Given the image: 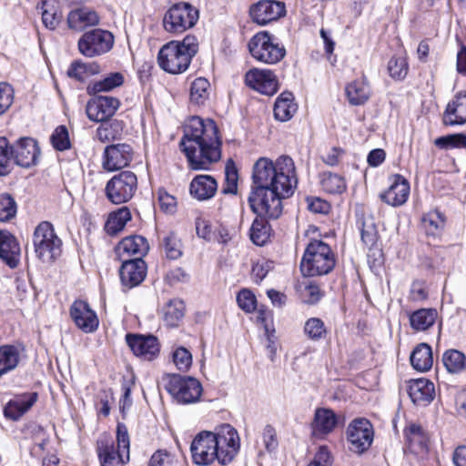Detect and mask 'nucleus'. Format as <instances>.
Returning <instances> with one entry per match:
<instances>
[{
  "instance_id": "1",
  "label": "nucleus",
  "mask_w": 466,
  "mask_h": 466,
  "mask_svg": "<svg viewBox=\"0 0 466 466\" xmlns=\"http://www.w3.org/2000/svg\"><path fill=\"white\" fill-rule=\"evenodd\" d=\"M252 183L248 198L258 217L276 219L282 214V199L293 195L298 184L293 159L286 155L276 161L259 157L253 165Z\"/></svg>"
},
{
  "instance_id": "2",
  "label": "nucleus",
  "mask_w": 466,
  "mask_h": 466,
  "mask_svg": "<svg viewBox=\"0 0 466 466\" xmlns=\"http://www.w3.org/2000/svg\"><path fill=\"white\" fill-rule=\"evenodd\" d=\"M187 165L193 170H208L221 158L222 137L216 122L211 118L193 116L184 126L179 142Z\"/></svg>"
},
{
  "instance_id": "3",
  "label": "nucleus",
  "mask_w": 466,
  "mask_h": 466,
  "mask_svg": "<svg viewBox=\"0 0 466 466\" xmlns=\"http://www.w3.org/2000/svg\"><path fill=\"white\" fill-rule=\"evenodd\" d=\"M238 449V431L228 423L220 425L216 432H199L190 446L193 461L201 466L209 465L216 460L226 465L233 460Z\"/></svg>"
},
{
  "instance_id": "4",
  "label": "nucleus",
  "mask_w": 466,
  "mask_h": 466,
  "mask_svg": "<svg viewBox=\"0 0 466 466\" xmlns=\"http://www.w3.org/2000/svg\"><path fill=\"white\" fill-rule=\"evenodd\" d=\"M198 50L197 37L187 35L182 41H170L163 46L158 52L157 62L164 71L180 74L187 69Z\"/></svg>"
},
{
  "instance_id": "5",
  "label": "nucleus",
  "mask_w": 466,
  "mask_h": 466,
  "mask_svg": "<svg viewBox=\"0 0 466 466\" xmlns=\"http://www.w3.org/2000/svg\"><path fill=\"white\" fill-rule=\"evenodd\" d=\"M116 446L113 439L102 435L96 441V452L100 466H124L129 461V437L123 424L117 425Z\"/></svg>"
},
{
  "instance_id": "6",
  "label": "nucleus",
  "mask_w": 466,
  "mask_h": 466,
  "mask_svg": "<svg viewBox=\"0 0 466 466\" xmlns=\"http://www.w3.org/2000/svg\"><path fill=\"white\" fill-rule=\"evenodd\" d=\"M335 267V257L330 247L322 240L309 243L300 262V271L305 277L329 274Z\"/></svg>"
},
{
  "instance_id": "7",
  "label": "nucleus",
  "mask_w": 466,
  "mask_h": 466,
  "mask_svg": "<svg viewBox=\"0 0 466 466\" xmlns=\"http://www.w3.org/2000/svg\"><path fill=\"white\" fill-rule=\"evenodd\" d=\"M33 245L36 257L44 263L53 262L62 252V240L48 221L40 222L35 228Z\"/></svg>"
},
{
  "instance_id": "8",
  "label": "nucleus",
  "mask_w": 466,
  "mask_h": 466,
  "mask_svg": "<svg viewBox=\"0 0 466 466\" xmlns=\"http://www.w3.org/2000/svg\"><path fill=\"white\" fill-rule=\"evenodd\" d=\"M248 50L257 61L275 65L286 55V49L279 39L267 31L257 33L248 42Z\"/></svg>"
},
{
  "instance_id": "9",
  "label": "nucleus",
  "mask_w": 466,
  "mask_h": 466,
  "mask_svg": "<svg viewBox=\"0 0 466 466\" xmlns=\"http://www.w3.org/2000/svg\"><path fill=\"white\" fill-rule=\"evenodd\" d=\"M199 18L198 10L191 4L179 2L172 5L163 17L164 29L170 34L179 35L192 28Z\"/></svg>"
},
{
  "instance_id": "10",
  "label": "nucleus",
  "mask_w": 466,
  "mask_h": 466,
  "mask_svg": "<svg viewBox=\"0 0 466 466\" xmlns=\"http://www.w3.org/2000/svg\"><path fill=\"white\" fill-rule=\"evenodd\" d=\"M166 390L180 404L198 402L203 390L197 379L177 374L168 376Z\"/></svg>"
},
{
  "instance_id": "11",
  "label": "nucleus",
  "mask_w": 466,
  "mask_h": 466,
  "mask_svg": "<svg viewBox=\"0 0 466 466\" xmlns=\"http://www.w3.org/2000/svg\"><path fill=\"white\" fill-rule=\"evenodd\" d=\"M137 188V178L131 171H122L114 176L106 186V195L114 204L129 201Z\"/></svg>"
},
{
  "instance_id": "12",
  "label": "nucleus",
  "mask_w": 466,
  "mask_h": 466,
  "mask_svg": "<svg viewBox=\"0 0 466 466\" xmlns=\"http://www.w3.org/2000/svg\"><path fill=\"white\" fill-rule=\"evenodd\" d=\"M114 45V35L107 30L96 28L86 32L78 40L79 52L94 57L109 52Z\"/></svg>"
},
{
  "instance_id": "13",
  "label": "nucleus",
  "mask_w": 466,
  "mask_h": 466,
  "mask_svg": "<svg viewBox=\"0 0 466 466\" xmlns=\"http://www.w3.org/2000/svg\"><path fill=\"white\" fill-rule=\"evenodd\" d=\"M347 440L350 450L356 453L367 451L373 441V428L370 422L364 418L353 420L347 429Z\"/></svg>"
},
{
  "instance_id": "14",
  "label": "nucleus",
  "mask_w": 466,
  "mask_h": 466,
  "mask_svg": "<svg viewBox=\"0 0 466 466\" xmlns=\"http://www.w3.org/2000/svg\"><path fill=\"white\" fill-rule=\"evenodd\" d=\"M134 157V149L127 143L112 144L105 147L103 167L106 170L115 171L127 167Z\"/></svg>"
},
{
  "instance_id": "15",
  "label": "nucleus",
  "mask_w": 466,
  "mask_h": 466,
  "mask_svg": "<svg viewBox=\"0 0 466 466\" xmlns=\"http://www.w3.org/2000/svg\"><path fill=\"white\" fill-rule=\"evenodd\" d=\"M285 14V4L278 0H260L249 8L251 19L260 25L275 21Z\"/></svg>"
},
{
  "instance_id": "16",
  "label": "nucleus",
  "mask_w": 466,
  "mask_h": 466,
  "mask_svg": "<svg viewBox=\"0 0 466 466\" xmlns=\"http://www.w3.org/2000/svg\"><path fill=\"white\" fill-rule=\"evenodd\" d=\"M120 106V101L111 96H96L90 99L86 113L91 121L102 122L113 116Z\"/></svg>"
},
{
  "instance_id": "17",
  "label": "nucleus",
  "mask_w": 466,
  "mask_h": 466,
  "mask_svg": "<svg viewBox=\"0 0 466 466\" xmlns=\"http://www.w3.org/2000/svg\"><path fill=\"white\" fill-rule=\"evenodd\" d=\"M126 341L136 356L146 360H154L160 350L158 340L154 335L127 333Z\"/></svg>"
},
{
  "instance_id": "18",
  "label": "nucleus",
  "mask_w": 466,
  "mask_h": 466,
  "mask_svg": "<svg viewBox=\"0 0 466 466\" xmlns=\"http://www.w3.org/2000/svg\"><path fill=\"white\" fill-rule=\"evenodd\" d=\"M245 82L252 89L266 96H272L278 91L277 77L269 69H250L246 73Z\"/></svg>"
},
{
  "instance_id": "19",
  "label": "nucleus",
  "mask_w": 466,
  "mask_h": 466,
  "mask_svg": "<svg viewBox=\"0 0 466 466\" xmlns=\"http://www.w3.org/2000/svg\"><path fill=\"white\" fill-rule=\"evenodd\" d=\"M11 147L15 164L22 167H30L36 165L40 149L35 139L22 137Z\"/></svg>"
},
{
  "instance_id": "20",
  "label": "nucleus",
  "mask_w": 466,
  "mask_h": 466,
  "mask_svg": "<svg viewBox=\"0 0 466 466\" xmlns=\"http://www.w3.org/2000/svg\"><path fill=\"white\" fill-rule=\"evenodd\" d=\"M70 317L76 326L86 333L95 331L98 327V319L88 303L84 300H76L70 307Z\"/></svg>"
},
{
  "instance_id": "21",
  "label": "nucleus",
  "mask_w": 466,
  "mask_h": 466,
  "mask_svg": "<svg viewBox=\"0 0 466 466\" xmlns=\"http://www.w3.org/2000/svg\"><path fill=\"white\" fill-rule=\"evenodd\" d=\"M147 274V265L142 258L122 260L119 269L121 282L127 288L139 285Z\"/></svg>"
},
{
  "instance_id": "22",
  "label": "nucleus",
  "mask_w": 466,
  "mask_h": 466,
  "mask_svg": "<svg viewBox=\"0 0 466 466\" xmlns=\"http://www.w3.org/2000/svg\"><path fill=\"white\" fill-rule=\"evenodd\" d=\"M410 195V184L400 175H395L389 188L380 195V199L392 207L403 205Z\"/></svg>"
},
{
  "instance_id": "23",
  "label": "nucleus",
  "mask_w": 466,
  "mask_h": 466,
  "mask_svg": "<svg viewBox=\"0 0 466 466\" xmlns=\"http://www.w3.org/2000/svg\"><path fill=\"white\" fill-rule=\"evenodd\" d=\"M446 126H457L466 123V91L457 93L448 103L442 116Z\"/></svg>"
},
{
  "instance_id": "24",
  "label": "nucleus",
  "mask_w": 466,
  "mask_h": 466,
  "mask_svg": "<svg viewBox=\"0 0 466 466\" xmlns=\"http://www.w3.org/2000/svg\"><path fill=\"white\" fill-rule=\"evenodd\" d=\"M149 249L147 240L142 236H129L123 238L116 247V253L120 260H126L125 256H137L142 258Z\"/></svg>"
},
{
  "instance_id": "25",
  "label": "nucleus",
  "mask_w": 466,
  "mask_h": 466,
  "mask_svg": "<svg viewBox=\"0 0 466 466\" xmlns=\"http://www.w3.org/2000/svg\"><path fill=\"white\" fill-rule=\"evenodd\" d=\"M36 392H28L15 396L10 400L4 408V414L7 419L17 420L36 402Z\"/></svg>"
},
{
  "instance_id": "26",
  "label": "nucleus",
  "mask_w": 466,
  "mask_h": 466,
  "mask_svg": "<svg viewBox=\"0 0 466 466\" xmlns=\"http://www.w3.org/2000/svg\"><path fill=\"white\" fill-rule=\"evenodd\" d=\"M0 258L11 268H16L19 263V244L7 230H0Z\"/></svg>"
},
{
  "instance_id": "27",
  "label": "nucleus",
  "mask_w": 466,
  "mask_h": 466,
  "mask_svg": "<svg viewBox=\"0 0 466 466\" xmlns=\"http://www.w3.org/2000/svg\"><path fill=\"white\" fill-rule=\"evenodd\" d=\"M408 394L416 405H427L434 398V384L427 379L410 380L408 386Z\"/></svg>"
},
{
  "instance_id": "28",
  "label": "nucleus",
  "mask_w": 466,
  "mask_h": 466,
  "mask_svg": "<svg viewBox=\"0 0 466 466\" xmlns=\"http://www.w3.org/2000/svg\"><path fill=\"white\" fill-rule=\"evenodd\" d=\"M338 417L336 413L328 408H317L314 413V419L311 422L313 435L317 437L324 436L336 428Z\"/></svg>"
},
{
  "instance_id": "29",
  "label": "nucleus",
  "mask_w": 466,
  "mask_h": 466,
  "mask_svg": "<svg viewBox=\"0 0 466 466\" xmlns=\"http://www.w3.org/2000/svg\"><path fill=\"white\" fill-rule=\"evenodd\" d=\"M190 194L198 200H207L214 197L218 183L210 175H198L190 183Z\"/></svg>"
},
{
  "instance_id": "30",
  "label": "nucleus",
  "mask_w": 466,
  "mask_h": 466,
  "mask_svg": "<svg viewBox=\"0 0 466 466\" xmlns=\"http://www.w3.org/2000/svg\"><path fill=\"white\" fill-rule=\"evenodd\" d=\"M99 23L97 14L86 7L72 10L67 16V24L71 29L82 31L87 26Z\"/></svg>"
},
{
  "instance_id": "31",
  "label": "nucleus",
  "mask_w": 466,
  "mask_h": 466,
  "mask_svg": "<svg viewBox=\"0 0 466 466\" xmlns=\"http://www.w3.org/2000/svg\"><path fill=\"white\" fill-rule=\"evenodd\" d=\"M410 360L416 370L420 372L430 370L433 365L431 347L427 343H420L412 350Z\"/></svg>"
},
{
  "instance_id": "32",
  "label": "nucleus",
  "mask_w": 466,
  "mask_h": 466,
  "mask_svg": "<svg viewBox=\"0 0 466 466\" xmlns=\"http://www.w3.org/2000/svg\"><path fill=\"white\" fill-rule=\"evenodd\" d=\"M298 109L291 92H283L276 99L274 104V116L276 119L285 122L289 120Z\"/></svg>"
},
{
  "instance_id": "33",
  "label": "nucleus",
  "mask_w": 466,
  "mask_h": 466,
  "mask_svg": "<svg viewBox=\"0 0 466 466\" xmlns=\"http://www.w3.org/2000/svg\"><path fill=\"white\" fill-rule=\"evenodd\" d=\"M125 124L118 119L102 121L96 130V137L102 143L119 139L122 137Z\"/></svg>"
},
{
  "instance_id": "34",
  "label": "nucleus",
  "mask_w": 466,
  "mask_h": 466,
  "mask_svg": "<svg viewBox=\"0 0 466 466\" xmlns=\"http://www.w3.org/2000/svg\"><path fill=\"white\" fill-rule=\"evenodd\" d=\"M346 95L350 104L360 106L364 104L370 97V89L364 77L348 84Z\"/></svg>"
},
{
  "instance_id": "35",
  "label": "nucleus",
  "mask_w": 466,
  "mask_h": 466,
  "mask_svg": "<svg viewBox=\"0 0 466 466\" xmlns=\"http://www.w3.org/2000/svg\"><path fill=\"white\" fill-rule=\"evenodd\" d=\"M437 317L435 309H420L410 315V324L414 330L425 331L433 326Z\"/></svg>"
},
{
  "instance_id": "36",
  "label": "nucleus",
  "mask_w": 466,
  "mask_h": 466,
  "mask_svg": "<svg viewBox=\"0 0 466 466\" xmlns=\"http://www.w3.org/2000/svg\"><path fill=\"white\" fill-rule=\"evenodd\" d=\"M124 76L119 72L108 74L103 79L94 81L87 86L86 91L91 96H96L101 92H109L116 87L122 86Z\"/></svg>"
},
{
  "instance_id": "37",
  "label": "nucleus",
  "mask_w": 466,
  "mask_h": 466,
  "mask_svg": "<svg viewBox=\"0 0 466 466\" xmlns=\"http://www.w3.org/2000/svg\"><path fill=\"white\" fill-rule=\"evenodd\" d=\"M405 435L410 449L413 452L420 453L427 451L428 437L420 425L410 424L405 430Z\"/></svg>"
},
{
  "instance_id": "38",
  "label": "nucleus",
  "mask_w": 466,
  "mask_h": 466,
  "mask_svg": "<svg viewBox=\"0 0 466 466\" xmlns=\"http://www.w3.org/2000/svg\"><path fill=\"white\" fill-rule=\"evenodd\" d=\"M20 361V350L14 345L0 347V376L15 370Z\"/></svg>"
},
{
  "instance_id": "39",
  "label": "nucleus",
  "mask_w": 466,
  "mask_h": 466,
  "mask_svg": "<svg viewBox=\"0 0 466 466\" xmlns=\"http://www.w3.org/2000/svg\"><path fill=\"white\" fill-rule=\"evenodd\" d=\"M267 217H258L253 220L249 229L250 240L257 246L265 245L270 237V225Z\"/></svg>"
},
{
  "instance_id": "40",
  "label": "nucleus",
  "mask_w": 466,
  "mask_h": 466,
  "mask_svg": "<svg viewBox=\"0 0 466 466\" xmlns=\"http://www.w3.org/2000/svg\"><path fill=\"white\" fill-rule=\"evenodd\" d=\"M422 227L428 236H438L445 225V217L439 210H432L422 218Z\"/></svg>"
},
{
  "instance_id": "41",
  "label": "nucleus",
  "mask_w": 466,
  "mask_h": 466,
  "mask_svg": "<svg viewBox=\"0 0 466 466\" xmlns=\"http://www.w3.org/2000/svg\"><path fill=\"white\" fill-rule=\"evenodd\" d=\"M130 219L131 213L129 209L126 207H122L109 216L106 223V230L110 235H116L125 228L126 224Z\"/></svg>"
},
{
  "instance_id": "42",
  "label": "nucleus",
  "mask_w": 466,
  "mask_h": 466,
  "mask_svg": "<svg viewBox=\"0 0 466 466\" xmlns=\"http://www.w3.org/2000/svg\"><path fill=\"white\" fill-rule=\"evenodd\" d=\"M442 363L450 373H459L466 368L463 353L457 350H448L443 353Z\"/></svg>"
},
{
  "instance_id": "43",
  "label": "nucleus",
  "mask_w": 466,
  "mask_h": 466,
  "mask_svg": "<svg viewBox=\"0 0 466 466\" xmlns=\"http://www.w3.org/2000/svg\"><path fill=\"white\" fill-rule=\"evenodd\" d=\"M210 84L204 77L195 79L190 86V101L191 103L202 106L209 96Z\"/></svg>"
},
{
  "instance_id": "44",
  "label": "nucleus",
  "mask_w": 466,
  "mask_h": 466,
  "mask_svg": "<svg viewBox=\"0 0 466 466\" xmlns=\"http://www.w3.org/2000/svg\"><path fill=\"white\" fill-rule=\"evenodd\" d=\"M185 306L178 299L170 300L164 308V321L167 326L177 327L184 316Z\"/></svg>"
},
{
  "instance_id": "45",
  "label": "nucleus",
  "mask_w": 466,
  "mask_h": 466,
  "mask_svg": "<svg viewBox=\"0 0 466 466\" xmlns=\"http://www.w3.org/2000/svg\"><path fill=\"white\" fill-rule=\"evenodd\" d=\"M320 184L323 190L329 194H341L346 189L344 177L331 172L322 173Z\"/></svg>"
},
{
  "instance_id": "46",
  "label": "nucleus",
  "mask_w": 466,
  "mask_h": 466,
  "mask_svg": "<svg viewBox=\"0 0 466 466\" xmlns=\"http://www.w3.org/2000/svg\"><path fill=\"white\" fill-rule=\"evenodd\" d=\"M304 334L313 341H319L327 337V327L319 318H309L306 320L303 329Z\"/></svg>"
},
{
  "instance_id": "47",
  "label": "nucleus",
  "mask_w": 466,
  "mask_h": 466,
  "mask_svg": "<svg viewBox=\"0 0 466 466\" xmlns=\"http://www.w3.org/2000/svg\"><path fill=\"white\" fill-rule=\"evenodd\" d=\"M161 248L169 259H177L182 256V244L173 232L165 235L161 240Z\"/></svg>"
},
{
  "instance_id": "48",
  "label": "nucleus",
  "mask_w": 466,
  "mask_h": 466,
  "mask_svg": "<svg viewBox=\"0 0 466 466\" xmlns=\"http://www.w3.org/2000/svg\"><path fill=\"white\" fill-rule=\"evenodd\" d=\"M12 147L6 137H0V176L8 175L13 168Z\"/></svg>"
},
{
  "instance_id": "49",
  "label": "nucleus",
  "mask_w": 466,
  "mask_h": 466,
  "mask_svg": "<svg viewBox=\"0 0 466 466\" xmlns=\"http://www.w3.org/2000/svg\"><path fill=\"white\" fill-rule=\"evenodd\" d=\"M298 290L300 293L301 299L307 304H315L321 298L319 286L311 280H305L299 283Z\"/></svg>"
},
{
  "instance_id": "50",
  "label": "nucleus",
  "mask_w": 466,
  "mask_h": 466,
  "mask_svg": "<svg viewBox=\"0 0 466 466\" xmlns=\"http://www.w3.org/2000/svg\"><path fill=\"white\" fill-rule=\"evenodd\" d=\"M361 240L365 246L371 248L377 241V229L372 217L361 218L359 222Z\"/></svg>"
},
{
  "instance_id": "51",
  "label": "nucleus",
  "mask_w": 466,
  "mask_h": 466,
  "mask_svg": "<svg viewBox=\"0 0 466 466\" xmlns=\"http://www.w3.org/2000/svg\"><path fill=\"white\" fill-rule=\"evenodd\" d=\"M238 173L232 159H228L225 167V185L222 188L224 194H236L238 190Z\"/></svg>"
},
{
  "instance_id": "52",
  "label": "nucleus",
  "mask_w": 466,
  "mask_h": 466,
  "mask_svg": "<svg viewBox=\"0 0 466 466\" xmlns=\"http://www.w3.org/2000/svg\"><path fill=\"white\" fill-rule=\"evenodd\" d=\"M50 142L53 147L57 151L69 149L71 147V142L67 127L64 125L56 127L50 136Z\"/></svg>"
},
{
  "instance_id": "53",
  "label": "nucleus",
  "mask_w": 466,
  "mask_h": 466,
  "mask_svg": "<svg viewBox=\"0 0 466 466\" xmlns=\"http://www.w3.org/2000/svg\"><path fill=\"white\" fill-rule=\"evenodd\" d=\"M434 144L441 149L464 148L466 147V135L460 133L440 137L435 139Z\"/></svg>"
},
{
  "instance_id": "54",
  "label": "nucleus",
  "mask_w": 466,
  "mask_h": 466,
  "mask_svg": "<svg viewBox=\"0 0 466 466\" xmlns=\"http://www.w3.org/2000/svg\"><path fill=\"white\" fill-rule=\"evenodd\" d=\"M43 6L46 7L42 12V22L47 29L55 30L61 22V12L55 5H47L46 1H43Z\"/></svg>"
},
{
  "instance_id": "55",
  "label": "nucleus",
  "mask_w": 466,
  "mask_h": 466,
  "mask_svg": "<svg viewBox=\"0 0 466 466\" xmlns=\"http://www.w3.org/2000/svg\"><path fill=\"white\" fill-rule=\"evenodd\" d=\"M17 207L9 194H0V221H8L16 215Z\"/></svg>"
},
{
  "instance_id": "56",
  "label": "nucleus",
  "mask_w": 466,
  "mask_h": 466,
  "mask_svg": "<svg viewBox=\"0 0 466 466\" xmlns=\"http://www.w3.org/2000/svg\"><path fill=\"white\" fill-rule=\"evenodd\" d=\"M388 71L392 78L401 80L408 73V64L404 57H391L388 63Z\"/></svg>"
},
{
  "instance_id": "57",
  "label": "nucleus",
  "mask_w": 466,
  "mask_h": 466,
  "mask_svg": "<svg viewBox=\"0 0 466 466\" xmlns=\"http://www.w3.org/2000/svg\"><path fill=\"white\" fill-rule=\"evenodd\" d=\"M15 97L13 86L6 83H0V116L5 114L12 106Z\"/></svg>"
},
{
  "instance_id": "58",
  "label": "nucleus",
  "mask_w": 466,
  "mask_h": 466,
  "mask_svg": "<svg viewBox=\"0 0 466 466\" xmlns=\"http://www.w3.org/2000/svg\"><path fill=\"white\" fill-rule=\"evenodd\" d=\"M237 302L238 307L245 312L250 313L256 309L257 299L249 289H241L237 296Z\"/></svg>"
},
{
  "instance_id": "59",
  "label": "nucleus",
  "mask_w": 466,
  "mask_h": 466,
  "mask_svg": "<svg viewBox=\"0 0 466 466\" xmlns=\"http://www.w3.org/2000/svg\"><path fill=\"white\" fill-rule=\"evenodd\" d=\"M173 361L179 370L187 371L192 364V355L186 348L179 347L173 352Z\"/></svg>"
},
{
  "instance_id": "60",
  "label": "nucleus",
  "mask_w": 466,
  "mask_h": 466,
  "mask_svg": "<svg viewBox=\"0 0 466 466\" xmlns=\"http://www.w3.org/2000/svg\"><path fill=\"white\" fill-rule=\"evenodd\" d=\"M157 194L161 210L165 213L173 214L177 208L176 198L170 195L165 188H159Z\"/></svg>"
},
{
  "instance_id": "61",
  "label": "nucleus",
  "mask_w": 466,
  "mask_h": 466,
  "mask_svg": "<svg viewBox=\"0 0 466 466\" xmlns=\"http://www.w3.org/2000/svg\"><path fill=\"white\" fill-rule=\"evenodd\" d=\"M331 455L326 446H320L316 452L313 461L308 466H330Z\"/></svg>"
},
{
  "instance_id": "62",
  "label": "nucleus",
  "mask_w": 466,
  "mask_h": 466,
  "mask_svg": "<svg viewBox=\"0 0 466 466\" xmlns=\"http://www.w3.org/2000/svg\"><path fill=\"white\" fill-rule=\"evenodd\" d=\"M263 442L268 451H274L278 448V440L275 429L271 425H267L263 431Z\"/></svg>"
},
{
  "instance_id": "63",
  "label": "nucleus",
  "mask_w": 466,
  "mask_h": 466,
  "mask_svg": "<svg viewBox=\"0 0 466 466\" xmlns=\"http://www.w3.org/2000/svg\"><path fill=\"white\" fill-rule=\"evenodd\" d=\"M148 466H173V457L167 451H157L151 456Z\"/></svg>"
},
{
  "instance_id": "64",
  "label": "nucleus",
  "mask_w": 466,
  "mask_h": 466,
  "mask_svg": "<svg viewBox=\"0 0 466 466\" xmlns=\"http://www.w3.org/2000/svg\"><path fill=\"white\" fill-rule=\"evenodd\" d=\"M265 335H266V349L268 351V357L271 361L275 360L277 355V338L274 336V329L270 331L268 327H265Z\"/></svg>"
}]
</instances>
